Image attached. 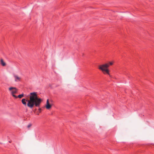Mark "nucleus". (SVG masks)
<instances>
[{"label":"nucleus","instance_id":"1","mask_svg":"<svg viewBox=\"0 0 154 154\" xmlns=\"http://www.w3.org/2000/svg\"><path fill=\"white\" fill-rule=\"evenodd\" d=\"M29 99H23L21 101L25 106H27L30 109L34 106L39 107L42 101V100L38 97L36 92L30 93L29 95Z\"/></svg>","mask_w":154,"mask_h":154},{"label":"nucleus","instance_id":"2","mask_svg":"<svg viewBox=\"0 0 154 154\" xmlns=\"http://www.w3.org/2000/svg\"><path fill=\"white\" fill-rule=\"evenodd\" d=\"M109 67V64L105 63L99 66V69L101 70L104 74L106 73L109 75V70L108 69Z\"/></svg>","mask_w":154,"mask_h":154},{"label":"nucleus","instance_id":"3","mask_svg":"<svg viewBox=\"0 0 154 154\" xmlns=\"http://www.w3.org/2000/svg\"><path fill=\"white\" fill-rule=\"evenodd\" d=\"M8 89L14 97L16 98H17V96L15 95V94L17 93L18 91V89L16 87H9Z\"/></svg>","mask_w":154,"mask_h":154},{"label":"nucleus","instance_id":"4","mask_svg":"<svg viewBox=\"0 0 154 154\" xmlns=\"http://www.w3.org/2000/svg\"><path fill=\"white\" fill-rule=\"evenodd\" d=\"M14 81L16 82L20 81L21 79V78L19 76L17 75L14 74Z\"/></svg>","mask_w":154,"mask_h":154},{"label":"nucleus","instance_id":"5","mask_svg":"<svg viewBox=\"0 0 154 154\" xmlns=\"http://www.w3.org/2000/svg\"><path fill=\"white\" fill-rule=\"evenodd\" d=\"M46 108L48 109H49L51 107V105L50 104L48 99H47L46 102V105H45Z\"/></svg>","mask_w":154,"mask_h":154},{"label":"nucleus","instance_id":"6","mask_svg":"<svg viewBox=\"0 0 154 154\" xmlns=\"http://www.w3.org/2000/svg\"><path fill=\"white\" fill-rule=\"evenodd\" d=\"M0 62H1V64L3 66H5L6 64V63L4 62V60L3 59H1L0 60Z\"/></svg>","mask_w":154,"mask_h":154},{"label":"nucleus","instance_id":"7","mask_svg":"<svg viewBox=\"0 0 154 154\" xmlns=\"http://www.w3.org/2000/svg\"><path fill=\"white\" fill-rule=\"evenodd\" d=\"M23 96H24V94H21L17 96V97H18L20 98H21L23 97Z\"/></svg>","mask_w":154,"mask_h":154},{"label":"nucleus","instance_id":"8","mask_svg":"<svg viewBox=\"0 0 154 154\" xmlns=\"http://www.w3.org/2000/svg\"><path fill=\"white\" fill-rule=\"evenodd\" d=\"M32 126V124H29L27 126V128H29L30 127H31Z\"/></svg>","mask_w":154,"mask_h":154},{"label":"nucleus","instance_id":"9","mask_svg":"<svg viewBox=\"0 0 154 154\" xmlns=\"http://www.w3.org/2000/svg\"><path fill=\"white\" fill-rule=\"evenodd\" d=\"M113 62H109L108 64H109V65H112L113 64Z\"/></svg>","mask_w":154,"mask_h":154}]
</instances>
